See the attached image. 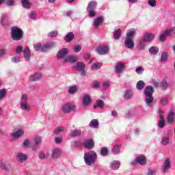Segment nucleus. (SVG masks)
<instances>
[{
	"label": "nucleus",
	"mask_w": 175,
	"mask_h": 175,
	"mask_svg": "<svg viewBox=\"0 0 175 175\" xmlns=\"http://www.w3.org/2000/svg\"><path fill=\"white\" fill-rule=\"evenodd\" d=\"M62 140H63L62 137H59V138H55V143H57V144L62 143Z\"/></svg>",
	"instance_id": "obj_64"
},
{
	"label": "nucleus",
	"mask_w": 175,
	"mask_h": 175,
	"mask_svg": "<svg viewBox=\"0 0 175 175\" xmlns=\"http://www.w3.org/2000/svg\"><path fill=\"white\" fill-rule=\"evenodd\" d=\"M125 68V64L122 62H119V63H117L115 66V72L116 74H120L124 71Z\"/></svg>",
	"instance_id": "obj_15"
},
{
	"label": "nucleus",
	"mask_w": 175,
	"mask_h": 175,
	"mask_svg": "<svg viewBox=\"0 0 175 175\" xmlns=\"http://www.w3.org/2000/svg\"><path fill=\"white\" fill-rule=\"evenodd\" d=\"M22 5L25 9H31L32 3L29 0H22Z\"/></svg>",
	"instance_id": "obj_31"
},
{
	"label": "nucleus",
	"mask_w": 175,
	"mask_h": 175,
	"mask_svg": "<svg viewBox=\"0 0 175 175\" xmlns=\"http://www.w3.org/2000/svg\"><path fill=\"white\" fill-rule=\"evenodd\" d=\"M33 47L35 51H42V52H44V51L42 49L43 45H42L40 42H38V44H34Z\"/></svg>",
	"instance_id": "obj_35"
},
{
	"label": "nucleus",
	"mask_w": 175,
	"mask_h": 175,
	"mask_svg": "<svg viewBox=\"0 0 175 175\" xmlns=\"http://www.w3.org/2000/svg\"><path fill=\"white\" fill-rule=\"evenodd\" d=\"M167 36L175 38V28H174V29H165L163 33L160 34V42H165Z\"/></svg>",
	"instance_id": "obj_7"
},
{
	"label": "nucleus",
	"mask_w": 175,
	"mask_h": 175,
	"mask_svg": "<svg viewBox=\"0 0 175 175\" xmlns=\"http://www.w3.org/2000/svg\"><path fill=\"white\" fill-rule=\"evenodd\" d=\"M121 146L120 144H114L112 148V152L113 154H120Z\"/></svg>",
	"instance_id": "obj_30"
},
{
	"label": "nucleus",
	"mask_w": 175,
	"mask_h": 175,
	"mask_svg": "<svg viewBox=\"0 0 175 175\" xmlns=\"http://www.w3.org/2000/svg\"><path fill=\"white\" fill-rule=\"evenodd\" d=\"M161 142L163 146H167L170 143V137H163Z\"/></svg>",
	"instance_id": "obj_38"
},
{
	"label": "nucleus",
	"mask_w": 175,
	"mask_h": 175,
	"mask_svg": "<svg viewBox=\"0 0 175 175\" xmlns=\"http://www.w3.org/2000/svg\"><path fill=\"white\" fill-rule=\"evenodd\" d=\"M85 67V66L83 62H78L76 64L77 70H78V71H81V72L82 70H84Z\"/></svg>",
	"instance_id": "obj_32"
},
{
	"label": "nucleus",
	"mask_w": 175,
	"mask_h": 175,
	"mask_svg": "<svg viewBox=\"0 0 175 175\" xmlns=\"http://www.w3.org/2000/svg\"><path fill=\"white\" fill-rule=\"evenodd\" d=\"M11 62H12V63H19L21 62V56L16 55V56H13V57L11 58Z\"/></svg>",
	"instance_id": "obj_44"
},
{
	"label": "nucleus",
	"mask_w": 175,
	"mask_h": 175,
	"mask_svg": "<svg viewBox=\"0 0 175 175\" xmlns=\"http://www.w3.org/2000/svg\"><path fill=\"white\" fill-rule=\"evenodd\" d=\"M154 89L153 86L149 85L145 88L144 93L145 95V103L148 107H151L154 101Z\"/></svg>",
	"instance_id": "obj_2"
},
{
	"label": "nucleus",
	"mask_w": 175,
	"mask_h": 175,
	"mask_svg": "<svg viewBox=\"0 0 175 175\" xmlns=\"http://www.w3.org/2000/svg\"><path fill=\"white\" fill-rule=\"evenodd\" d=\"M154 39V36L152 33H145L144 34V40L147 43H150Z\"/></svg>",
	"instance_id": "obj_23"
},
{
	"label": "nucleus",
	"mask_w": 175,
	"mask_h": 175,
	"mask_svg": "<svg viewBox=\"0 0 175 175\" xmlns=\"http://www.w3.org/2000/svg\"><path fill=\"white\" fill-rule=\"evenodd\" d=\"M161 88L163 90H166L168 88V83L166 81H162L161 83Z\"/></svg>",
	"instance_id": "obj_51"
},
{
	"label": "nucleus",
	"mask_w": 175,
	"mask_h": 175,
	"mask_svg": "<svg viewBox=\"0 0 175 175\" xmlns=\"http://www.w3.org/2000/svg\"><path fill=\"white\" fill-rule=\"evenodd\" d=\"M108 152H109V150H108L107 147H102L101 148V150H100L101 155H103V156L107 155Z\"/></svg>",
	"instance_id": "obj_49"
},
{
	"label": "nucleus",
	"mask_w": 175,
	"mask_h": 175,
	"mask_svg": "<svg viewBox=\"0 0 175 175\" xmlns=\"http://www.w3.org/2000/svg\"><path fill=\"white\" fill-rule=\"evenodd\" d=\"M23 51V45H18L15 49V52L16 53H17L18 55H19L20 53H22Z\"/></svg>",
	"instance_id": "obj_50"
},
{
	"label": "nucleus",
	"mask_w": 175,
	"mask_h": 175,
	"mask_svg": "<svg viewBox=\"0 0 175 175\" xmlns=\"http://www.w3.org/2000/svg\"><path fill=\"white\" fill-rule=\"evenodd\" d=\"M90 127H93L94 129H97L99 126V122L95 119L92 120L89 124Z\"/></svg>",
	"instance_id": "obj_34"
},
{
	"label": "nucleus",
	"mask_w": 175,
	"mask_h": 175,
	"mask_svg": "<svg viewBox=\"0 0 175 175\" xmlns=\"http://www.w3.org/2000/svg\"><path fill=\"white\" fill-rule=\"evenodd\" d=\"M81 133V130H72L70 135V136H80Z\"/></svg>",
	"instance_id": "obj_47"
},
{
	"label": "nucleus",
	"mask_w": 175,
	"mask_h": 175,
	"mask_svg": "<svg viewBox=\"0 0 175 175\" xmlns=\"http://www.w3.org/2000/svg\"><path fill=\"white\" fill-rule=\"evenodd\" d=\"M61 151L59 148H54L52 150V154H51V157L53 158H58L59 154H60Z\"/></svg>",
	"instance_id": "obj_33"
},
{
	"label": "nucleus",
	"mask_w": 175,
	"mask_h": 175,
	"mask_svg": "<svg viewBox=\"0 0 175 175\" xmlns=\"http://www.w3.org/2000/svg\"><path fill=\"white\" fill-rule=\"evenodd\" d=\"M158 113L159 116V127L160 129H163L165 126V122L164 120V111L163 109H158Z\"/></svg>",
	"instance_id": "obj_10"
},
{
	"label": "nucleus",
	"mask_w": 175,
	"mask_h": 175,
	"mask_svg": "<svg viewBox=\"0 0 175 175\" xmlns=\"http://www.w3.org/2000/svg\"><path fill=\"white\" fill-rule=\"evenodd\" d=\"M136 163H139V165H146V159L145 157H143V156L137 157V159H135V161L131 163L132 165H136Z\"/></svg>",
	"instance_id": "obj_17"
},
{
	"label": "nucleus",
	"mask_w": 175,
	"mask_h": 175,
	"mask_svg": "<svg viewBox=\"0 0 175 175\" xmlns=\"http://www.w3.org/2000/svg\"><path fill=\"white\" fill-rule=\"evenodd\" d=\"M171 167V161L170 159H165L163 163V172H168L169 169Z\"/></svg>",
	"instance_id": "obj_19"
},
{
	"label": "nucleus",
	"mask_w": 175,
	"mask_h": 175,
	"mask_svg": "<svg viewBox=\"0 0 175 175\" xmlns=\"http://www.w3.org/2000/svg\"><path fill=\"white\" fill-rule=\"evenodd\" d=\"M58 35L57 31H53L48 34L49 38H57Z\"/></svg>",
	"instance_id": "obj_53"
},
{
	"label": "nucleus",
	"mask_w": 175,
	"mask_h": 175,
	"mask_svg": "<svg viewBox=\"0 0 175 175\" xmlns=\"http://www.w3.org/2000/svg\"><path fill=\"white\" fill-rule=\"evenodd\" d=\"M97 5H98L97 1H90V2H89V3L88 4L86 10L90 18L96 17L97 14V12H96Z\"/></svg>",
	"instance_id": "obj_6"
},
{
	"label": "nucleus",
	"mask_w": 175,
	"mask_h": 175,
	"mask_svg": "<svg viewBox=\"0 0 175 175\" xmlns=\"http://www.w3.org/2000/svg\"><path fill=\"white\" fill-rule=\"evenodd\" d=\"M27 155L22 152H19L16 154V159L18 161V162H25V161H27Z\"/></svg>",
	"instance_id": "obj_18"
},
{
	"label": "nucleus",
	"mask_w": 175,
	"mask_h": 175,
	"mask_svg": "<svg viewBox=\"0 0 175 175\" xmlns=\"http://www.w3.org/2000/svg\"><path fill=\"white\" fill-rule=\"evenodd\" d=\"M8 16H7L6 14H4L1 17V20L0 21L1 25H5L8 23Z\"/></svg>",
	"instance_id": "obj_42"
},
{
	"label": "nucleus",
	"mask_w": 175,
	"mask_h": 175,
	"mask_svg": "<svg viewBox=\"0 0 175 175\" xmlns=\"http://www.w3.org/2000/svg\"><path fill=\"white\" fill-rule=\"evenodd\" d=\"M120 165L121 163L120 161L116 160L112 161V162H111L110 163V166L113 170H117L118 169H119Z\"/></svg>",
	"instance_id": "obj_22"
},
{
	"label": "nucleus",
	"mask_w": 175,
	"mask_h": 175,
	"mask_svg": "<svg viewBox=\"0 0 175 175\" xmlns=\"http://www.w3.org/2000/svg\"><path fill=\"white\" fill-rule=\"evenodd\" d=\"M77 107L73 104H70V103H67L62 107V110L64 113H70L72 111H76Z\"/></svg>",
	"instance_id": "obj_9"
},
{
	"label": "nucleus",
	"mask_w": 175,
	"mask_h": 175,
	"mask_svg": "<svg viewBox=\"0 0 175 175\" xmlns=\"http://www.w3.org/2000/svg\"><path fill=\"white\" fill-rule=\"evenodd\" d=\"M155 173V170L154 169H148L147 172V175H153Z\"/></svg>",
	"instance_id": "obj_61"
},
{
	"label": "nucleus",
	"mask_w": 175,
	"mask_h": 175,
	"mask_svg": "<svg viewBox=\"0 0 175 175\" xmlns=\"http://www.w3.org/2000/svg\"><path fill=\"white\" fill-rule=\"evenodd\" d=\"M29 17L32 20H35L36 17V13L35 12H31L29 14Z\"/></svg>",
	"instance_id": "obj_59"
},
{
	"label": "nucleus",
	"mask_w": 175,
	"mask_h": 175,
	"mask_svg": "<svg viewBox=\"0 0 175 175\" xmlns=\"http://www.w3.org/2000/svg\"><path fill=\"white\" fill-rule=\"evenodd\" d=\"M1 169H2L3 170H4L5 172H10V169H9L8 166L6 165L5 162H1Z\"/></svg>",
	"instance_id": "obj_43"
},
{
	"label": "nucleus",
	"mask_w": 175,
	"mask_h": 175,
	"mask_svg": "<svg viewBox=\"0 0 175 175\" xmlns=\"http://www.w3.org/2000/svg\"><path fill=\"white\" fill-rule=\"evenodd\" d=\"M57 44L56 42H54V41H50V42H45V44H43L42 45V50L44 52L47 51L48 49H50L51 48H54L56 46Z\"/></svg>",
	"instance_id": "obj_16"
},
{
	"label": "nucleus",
	"mask_w": 175,
	"mask_h": 175,
	"mask_svg": "<svg viewBox=\"0 0 175 175\" xmlns=\"http://www.w3.org/2000/svg\"><path fill=\"white\" fill-rule=\"evenodd\" d=\"M84 146L86 148H92L94 146V142L93 139H88L85 142Z\"/></svg>",
	"instance_id": "obj_25"
},
{
	"label": "nucleus",
	"mask_w": 175,
	"mask_h": 175,
	"mask_svg": "<svg viewBox=\"0 0 175 175\" xmlns=\"http://www.w3.org/2000/svg\"><path fill=\"white\" fill-rule=\"evenodd\" d=\"M148 5L152 8H155L157 6V1L156 0H148Z\"/></svg>",
	"instance_id": "obj_56"
},
{
	"label": "nucleus",
	"mask_w": 175,
	"mask_h": 175,
	"mask_svg": "<svg viewBox=\"0 0 175 175\" xmlns=\"http://www.w3.org/2000/svg\"><path fill=\"white\" fill-rule=\"evenodd\" d=\"M168 59V53L167 52H162L161 55V61L166 62Z\"/></svg>",
	"instance_id": "obj_45"
},
{
	"label": "nucleus",
	"mask_w": 175,
	"mask_h": 175,
	"mask_svg": "<svg viewBox=\"0 0 175 175\" xmlns=\"http://www.w3.org/2000/svg\"><path fill=\"white\" fill-rule=\"evenodd\" d=\"M29 139H25V141H24L23 143V146H24V147H27L28 146H29Z\"/></svg>",
	"instance_id": "obj_62"
},
{
	"label": "nucleus",
	"mask_w": 175,
	"mask_h": 175,
	"mask_svg": "<svg viewBox=\"0 0 175 175\" xmlns=\"http://www.w3.org/2000/svg\"><path fill=\"white\" fill-rule=\"evenodd\" d=\"M74 37L73 32H69V33L66 34L65 37V41L66 42H72Z\"/></svg>",
	"instance_id": "obj_36"
},
{
	"label": "nucleus",
	"mask_w": 175,
	"mask_h": 175,
	"mask_svg": "<svg viewBox=\"0 0 175 175\" xmlns=\"http://www.w3.org/2000/svg\"><path fill=\"white\" fill-rule=\"evenodd\" d=\"M104 103L103 100H97L96 104L94 105V108H103Z\"/></svg>",
	"instance_id": "obj_37"
},
{
	"label": "nucleus",
	"mask_w": 175,
	"mask_h": 175,
	"mask_svg": "<svg viewBox=\"0 0 175 175\" xmlns=\"http://www.w3.org/2000/svg\"><path fill=\"white\" fill-rule=\"evenodd\" d=\"M6 96V90L5 89H1L0 90V100H2L3 97Z\"/></svg>",
	"instance_id": "obj_54"
},
{
	"label": "nucleus",
	"mask_w": 175,
	"mask_h": 175,
	"mask_svg": "<svg viewBox=\"0 0 175 175\" xmlns=\"http://www.w3.org/2000/svg\"><path fill=\"white\" fill-rule=\"evenodd\" d=\"M97 159L98 154L96 151L92 150L84 153L83 159L85 161V163L88 166H92V165L96 163Z\"/></svg>",
	"instance_id": "obj_3"
},
{
	"label": "nucleus",
	"mask_w": 175,
	"mask_h": 175,
	"mask_svg": "<svg viewBox=\"0 0 175 175\" xmlns=\"http://www.w3.org/2000/svg\"><path fill=\"white\" fill-rule=\"evenodd\" d=\"M68 48H62L57 53V59H64V63H75L79 60L78 55H70Z\"/></svg>",
	"instance_id": "obj_1"
},
{
	"label": "nucleus",
	"mask_w": 175,
	"mask_h": 175,
	"mask_svg": "<svg viewBox=\"0 0 175 175\" xmlns=\"http://www.w3.org/2000/svg\"><path fill=\"white\" fill-rule=\"evenodd\" d=\"M109 86H110V82H108V81L103 82L102 85V89L103 90H107V89H109Z\"/></svg>",
	"instance_id": "obj_52"
},
{
	"label": "nucleus",
	"mask_w": 175,
	"mask_h": 175,
	"mask_svg": "<svg viewBox=\"0 0 175 175\" xmlns=\"http://www.w3.org/2000/svg\"><path fill=\"white\" fill-rule=\"evenodd\" d=\"M50 154L49 152H44V151H41L38 154V157L40 159H46L49 158Z\"/></svg>",
	"instance_id": "obj_40"
},
{
	"label": "nucleus",
	"mask_w": 175,
	"mask_h": 175,
	"mask_svg": "<svg viewBox=\"0 0 175 175\" xmlns=\"http://www.w3.org/2000/svg\"><path fill=\"white\" fill-rule=\"evenodd\" d=\"M64 131H65L64 127L59 126V127H57V129H55V130L54 131V133L55 135H59L60 132H64Z\"/></svg>",
	"instance_id": "obj_48"
},
{
	"label": "nucleus",
	"mask_w": 175,
	"mask_h": 175,
	"mask_svg": "<svg viewBox=\"0 0 175 175\" xmlns=\"http://www.w3.org/2000/svg\"><path fill=\"white\" fill-rule=\"evenodd\" d=\"M23 57L26 62H29L31 57V51L29 46H26L23 49Z\"/></svg>",
	"instance_id": "obj_14"
},
{
	"label": "nucleus",
	"mask_w": 175,
	"mask_h": 175,
	"mask_svg": "<svg viewBox=\"0 0 175 175\" xmlns=\"http://www.w3.org/2000/svg\"><path fill=\"white\" fill-rule=\"evenodd\" d=\"M42 75L41 74V72H34V74H32L31 75H30V81H31L32 82H35L36 81H39V79H41Z\"/></svg>",
	"instance_id": "obj_20"
},
{
	"label": "nucleus",
	"mask_w": 175,
	"mask_h": 175,
	"mask_svg": "<svg viewBox=\"0 0 175 175\" xmlns=\"http://www.w3.org/2000/svg\"><path fill=\"white\" fill-rule=\"evenodd\" d=\"M24 36V32L22 31L21 28L18 27H12L11 28V38L13 40H16V42H18V40H21Z\"/></svg>",
	"instance_id": "obj_5"
},
{
	"label": "nucleus",
	"mask_w": 175,
	"mask_h": 175,
	"mask_svg": "<svg viewBox=\"0 0 175 175\" xmlns=\"http://www.w3.org/2000/svg\"><path fill=\"white\" fill-rule=\"evenodd\" d=\"M14 3V0H8L6 2V4L9 6H13Z\"/></svg>",
	"instance_id": "obj_63"
},
{
	"label": "nucleus",
	"mask_w": 175,
	"mask_h": 175,
	"mask_svg": "<svg viewBox=\"0 0 175 175\" xmlns=\"http://www.w3.org/2000/svg\"><path fill=\"white\" fill-rule=\"evenodd\" d=\"M102 64L97 62L96 63H93L91 66V68L92 70H98L99 68H101Z\"/></svg>",
	"instance_id": "obj_39"
},
{
	"label": "nucleus",
	"mask_w": 175,
	"mask_h": 175,
	"mask_svg": "<svg viewBox=\"0 0 175 175\" xmlns=\"http://www.w3.org/2000/svg\"><path fill=\"white\" fill-rule=\"evenodd\" d=\"M96 52L99 55H107L109 53L108 45H100L96 48Z\"/></svg>",
	"instance_id": "obj_11"
},
{
	"label": "nucleus",
	"mask_w": 175,
	"mask_h": 175,
	"mask_svg": "<svg viewBox=\"0 0 175 175\" xmlns=\"http://www.w3.org/2000/svg\"><path fill=\"white\" fill-rule=\"evenodd\" d=\"M77 90L78 89L77 86H70L68 89V93H70V94H74L77 92Z\"/></svg>",
	"instance_id": "obj_46"
},
{
	"label": "nucleus",
	"mask_w": 175,
	"mask_h": 175,
	"mask_svg": "<svg viewBox=\"0 0 175 175\" xmlns=\"http://www.w3.org/2000/svg\"><path fill=\"white\" fill-rule=\"evenodd\" d=\"M124 97L126 100H129L130 98H132L133 97V92L132 90H125L124 93Z\"/></svg>",
	"instance_id": "obj_24"
},
{
	"label": "nucleus",
	"mask_w": 175,
	"mask_h": 175,
	"mask_svg": "<svg viewBox=\"0 0 175 175\" xmlns=\"http://www.w3.org/2000/svg\"><path fill=\"white\" fill-rule=\"evenodd\" d=\"M91 100L92 98L90 96H89L88 94H85V96H83V98L82 100L83 105H84L85 107H88V105H90Z\"/></svg>",
	"instance_id": "obj_21"
},
{
	"label": "nucleus",
	"mask_w": 175,
	"mask_h": 175,
	"mask_svg": "<svg viewBox=\"0 0 175 175\" xmlns=\"http://www.w3.org/2000/svg\"><path fill=\"white\" fill-rule=\"evenodd\" d=\"M21 109L24 111H29L30 107L27 105V94H23L21 100Z\"/></svg>",
	"instance_id": "obj_8"
},
{
	"label": "nucleus",
	"mask_w": 175,
	"mask_h": 175,
	"mask_svg": "<svg viewBox=\"0 0 175 175\" xmlns=\"http://www.w3.org/2000/svg\"><path fill=\"white\" fill-rule=\"evenodd\" d=\"M34 140H35L36 144L37 145L40 144V143L42 142L41 137H36Z\"/></svg>",
	"instance_id": "obj_60"
},
{
	"label": "nucleus",
	"mask_w": 175,
	"mask_h": 175,
	"mask_svg": "<svg viewBox=\"0 0 175 175\" xmlns=\"http://www.w3.org/2000/svg\"><path fill=\"white\" fill-rule=\"evenodd\" d=\"M144 71V68L142 66L137 67V68H135V72H137V74H143Z\"/></svg>",
	"instance_id": "obj_55"
},
{
	"label": "nucleus",
	"mask_w": 175,
	"mask_h": 175,
	"mask_svg": "<svg viewBox=\"0 0 175 175\" xmlns=\"http://www.w3.org/2000/svg\"><path fill=\"white\" fill-rule=\"evenodd\" d=\"M168 98H161V105H163V106H165V105H167V104H168Z\"/></svg>",
	"instance_id": "obj_58"
},
{
	"label": "nucleus",
	"mask_w": 175,
	"mask_h": 175,
	"mask_svg": "<svg viewBox=\"0 0 175 175\" xmlns=\"http://www.w3.org/2000/svg\"><path fill=\"white\" fill-rule=\"evenodd\" d=\"M135 35V31H127L125 39H124V46L131 49L135 46L134 36Z\"/></svg>",
	"instance_id": "obj_4"
},
{
	"label": "nucleus",
	"mask_w": 175,
	"mask_h": 175,
	"mask_svg": "<svg viewBox=\"0 0 175 175\" xmlns=\"http://www.w3.org/2000/svg\"><path fill=\"white\" fill-rule=\"evenodd\" d=\"M139 48H141V49H144L145 46H146V40H145V34L143 37V38H142V40H139Z\"/></svg>",
	"instance_id": "obj_41"
},
{
	"label": "nucleus",
	"mask_w": 175,
	"mask_h": 175,
	"mask_svg": "<svg viewBox=\"0 0 175 175\" xmlns=\"http://www.w3.org/2000/svg\"><path fill=\"white\" fill-rule=\"evenodd\" d=\"M145 85L146 83L144 81H142V80L138 81L136 85V88L138 90H142L143 89H144Z\"/></svg>",
	"instance_id": "obj_28"
},
{
	"label": "nucleus",
	"mask_w": 175,
	"mask_h": 175,
	"mask_svg": "<svg viewBox=\"0 0 175 175\" xmlns=\"http://www.w3.org/2000/svg\"><path fill=\"white\" fill-rule=\"evenodd\" d=\"M23 133H25L24 130H18L16 133L12 134V137H14V139H18V137L23 136Z\"/></svg>",
	"instance_id": "obj_27"
},
{
	"label": "nucleus",
	"mask_w": 175,
	"mask_h": 175,
	"mask_svg": "<svg viewBox=\"0 0 175 175\" xmlns=\"http://www.w3.org/2000/svg\"><path fill=\"white\" fill-rule=\"evenodd\" d=\"M122 34V29H116V31H114L113 32V38L115 40H119L121 38Z\"/></svg>",
	"instance_id": "obj_26"
},
{
	"label": "nucleus",
	"mask_w": 175,
	"mask_h": 175,
	"mask_svg": "<svg viewBox=\"0 0 175 175\" xmlns=\"http://www.w3.org/2000/svg\"><path fill=\"white\" fill-rule=\"evenodd\" d=\"M149 52L150 53V55H157L158 53V52H159V48H158V46H150V49H149Z\"/></svg>",
	"instance_id": "obj_29"
},
{
	"label": "nucleus",
	"mask_w": 175,
	"mask_h": 175,
	"mask_svg": "<svg viewBox=\"0 0 175 175\" xmlns=\"http://www.w3.org/2000/svg\"><path fill=\"white\" fill-rule=\"evenodd\" d=\"M174 120H175V111L174 109H170L167 116V122L169 123V124H173V123H174Z\"/></svg>",
	"instance_id": "obj_13"
},
{
	"label": "nucleus",
	"mask_w": 175,
	"mask_h": 175,
	"mask_svg": "<svg viewBox=\"0 0 175 175\" xmlns=\"http://www.w3.org/2000/svg\"><path fill=\"white\" fill-rule=\"evenodd\" d=\"M81 49H82V46L81 45H79V44L75 45V46L73 47V50L75 52H80Z\"/></svg>",
	"instance_id": "obj_57"
},
{
	"label": "nucleus",
	"mask_w": 175,
	"mask_h": 175,
	"mask_svg": "<svg viewBox=\"0 0 175 175\" xmlns=\"http://www.w3.org/2000/svg\"><path fill=\"white\" fill-rule=\"evenodd\" d=\"M103 21H105V17H103V16L96 17L93 21L92 26L94 27V28L98 29V28H99L100 24H102V23H103Z\"/></svg>",
	"instance_id": "obj_12"
}]
</instances>
